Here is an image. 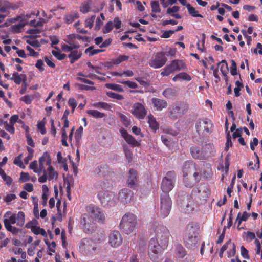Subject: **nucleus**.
<instances>
[{
    "label": "nucleus",
    "mask_w": 262,
    "mask_h": 262,
    "mask_svg": "<svg viewBox=\"0 0 262 262\" xmlns=\"http://www.w3.org/2000/svg\"><path fill=\"white\" fill-rule=\"evenodd\" d=\"M95 107L98 108H102L105 110H110L111 108V106L106 102H99L94 104Z\"/></svg>",
    "instance_id": "nucleus-42"
},
{
    "label": "nucleus",
    "mask_w": 262,
    "mask_h": 262,
    "mask_svg": "<svg viewBox=\"0 0 262 262\" xmlns=\"http://www.w3.org/2000/svg\"><path fill=\"white\" fill-rule=\"evenodd\" d=\"M160 213L163 218L167 217L170 212L172 201L169 194L161 195Z\"/></svg>",
    "instance_id": "nucleus-10"
},
{
    "label": "nucleus",
    "mask_w": 262,
    "mask_h": 262,
    "mask_svg": "<svg viewBox=\"0 0 262 262\" xmlns=\"http://www.w3.org/2000/svg\"><path fill=\"white\" fill-rule=\"evenodd\" d=\"M202 172V178H203L206 180H209L212 177L213 173L212 171V169L210 167H207Z\"/></svg>",
    "instance_id": "nucleus-36"
},
{
    "label": "nucleus",
    "mask_w": 262,
    "mask_h": 262,
    "mask_svg": "<svg viewBox=\"0 0 262 262\" xmlns=\"http://www.w3.org/2000/svg\"><path fill=\"white\" fill-rule=\"evenodd\" d=\"M151 101L154 106L158 111H161L164 108H166L168 106L167 102L163 99L154 97L151 99Z\"/></svg>",
    "instance_id": "nucleus-23"
},
{
    "label": "nucleus",
    "mask_w": 262,
    "mask_h": 262,
    "mask_svg": "<svg viewBox=\"0 0 262 262\" xmlns=\"http://www.w3.org/2000/svg\"><path fill=\"white\" fill-rule=\"evenodd\" d=\"M195 127L199 136L204 137L212 133L213 124L210 119L205 118L198 120Z\"/></svg>",
    "instance_id": "nucleus-7"
},
{
    "label": "nucleus",
    "mask_w": 262,
    "mask_h": 262,
    "mask_svg": "<svg viewBox=\"0 0 262 262\" xmlns=\"http://www.w3.org/2000/svg\"><path fill=\"white\" fill-rule=\"evenodd\" d=\"M96 170L98 173L103 176H105L108 174L111 170V169L107 165H101L97 168H96Z\"/></svg>",
    "instance_id": "nucleus-33"
},
{
    "label": "nucleus",
    "mask_w": 262,
    "mask_h": 262,
    "mask_svg": "<svg viewBox=\"0 0 262 262\" xmlns=\"http://www.w3.org/2000/svg\"><path fill=\"white\" fill-rule=\"evenodd\" d=\"M167 61L164 52L156 53L148 62L149 66L154 69H159L163 67Z\"/></svg>",
    "instance_id": "nucleus-12"
},
{
    "label": "nucleus",
    "mask_w": 262,
    "mask_h": 262,
    "mask_svg": "<svg viewBox=\"0 0 262 262\" xmlns=\"http://www.w3.org/2000/svg\"><path fill=\"white\" fill-rule=\"evenodd\" d=\"M137 174V171L135 169L129 170L127 184L131 188L135 189L137 187L138 182Z\"/></svg>",
    "instance_id": "nucleus-22"
},
{
    "label": "nucleus",
    "mask_w": 262,
    "mask_h": 262,
    "mask_svg": "<svg viewBox=\"0 0 262 262\" xmlns=\"http://www.w3.org/2000/svg\"><path fill=\"white\" fill-rule=\"evenodd\" d=\"M148 123L149 124V127L150 128L154 131L156 132L159 128V124L156 120L155 118L151 114H150L148 116Z\"/></svg>",
    "instance_id": "nucleus-28"
},
{
    "label": "nucleus",
    "mask_w": 262,
    "mask_h": 262,
    "mask_svg": "<svg viewBox=\"0 0 262 262\" xmlns=\"http://www.w3.org/2000/svg\"><path fill=\"white\" fill-rule=\"evenodd\" d=\"M189 109V104L185 102H178L173 103L168 108V116L173 120H176L185 114Z\"/></svg>",
    "instance_id": "nucleus-5"
},
{
    "label": "nucleus",
    "mask_w": 262,
    "mask_h": 262,
    "mask_svg": "<svg viewBox=\"0 0 262 262\" xmlns=\"http://www.w3.org/2000/svg\"><path fill=\"white\" fill-rule=\"evenodd\" d=\"M178 74L179 80L190 81L192 79L191 76L185 72L179 73Z\"/></svg>",
    "instance_id": "nucleus-44"
},
{
    "label": "nucleus",
    "mask_w": 262,
    "mask_h": 262,
    "mask_svg": "<svg viewBox=\"0 0 262 262\" xmlns=\"http://www.w3.org/2000/svg\"><path fill=\"white\" fill-rule=\"evenodd\" d=\"M27 50L29 52V55L32 57H37L39 55V53L35 52L30 46H26Z\"/></svg>",
    "instance_id": "nucleus-58"
},
{
    "label": "nucleus",
    "mask_w": 262,
    "mask_h": 262,
    "mask_svg": "<svg viewBox=\"0 0 262 262\" xmlns=\"http://www.w3.org/2000/svg\"><path fill=\"white\" fill-rule=\"evenodd\" d=\"M194 169L195 164L192 162L187 161L184 164L183 168L184 183L185 185L187 187H192L194 184V183L192 182H188L187 178L189 174L191 173Z\"/></svg>",
    "instance_id": "nucleus-13"
},
{
    "label": "nucleus",
    "mask_w": 262,
    "mask_h": 262,
    "mask_svg": "<svg viewBox=\"0 0 262 262\" xmlns=\"http://www.w3.org/2000/svg\"><path fill=\"white\" fill-rule=\"evenodd\" d=\"M46 118H43L41 121H39L37 124L38 130L40 132L42 135H44L46 133V130L45 128L46 124Z\"/></svg>",
    "instance_id": "nucleus-43"
},
{
    "label": "nucleus",
    "mask_w": 262,
    "mask_h": 262,
    "mask_svg": "<svg viewBox=\"0 0 262 262\" xmlns=\"http://www.w3.org/2000/svg\"><path fill=\"white\" fill-rule=\"evenodd\" d=\"M95 187L99 191L98 197L102 204L106 205L113 200L114 194L107 190L112 187L108 182H99L95 185Z\"/></svg>",
    "instance_id": "nucleus-4"
},
{
    "label": "nucleus",
    "mask_w": 262,
    "mask_h": 262,
    "mask_svg": "<svg viewBox=\"0 0 262 262\" xmlns=\"http://www.w3.org/2000/svg\"><path fill=\"white\" fill-rule=\"evenodd\" d=\"M136 224V216L133 213L128 212L122 216L119 227L123 232L130 234L134 232Z\"/></svg>",
    "instance_id": "nucleus-3"
},
{
    "label": "nucleus",
    "mask_w": 262,
    "mask_h": 262,
    "mask_svg": "<svg viewBox=\"0 0 262 262\" xmlns=\"http://www.w3.org/2000/svg\"><path fill=\"white\" fill-rule=\"evenodd\" d=\"M78 14L77 12L71 13L70 14H67L65 16L64 18V23L67 24H70L72 23L78 18Z\"/></svg>",
    "instance_id": "nucleus-29"
},
{
    "label": "nucleus",
    "mask_w": 262,
    "mask_h": 262,
    "mask_svg": "<svg viewBox=\"0 0 262 262\" xmlns=\"http://www.w3.org/2000/svg\"><path fill=\"white\" fill-rule=\"evenodd\" d=\"M5 129L9 132L10 134H13L15 132V128L13 124H9L7 121L4 122Z\"/></svg>",
    "instance_id": "nucleus-51"
},
{
    "label": "nucleus",
    "mask_w": 262,
    "mask_h": 262,
    "mask_svg": "<svg viewBox=\"0 0 262 262\" xmlns=\"http://www.w3.org/2000/svg\"><path fill=\"white\" fill-rule=\"evenodd\" d=\"M25 25L26 24L21 21L19 24L11 26L10 27L11 31L13 33H20Z\"/></svg>",
    "instance_id": "nucleus-35"
},
{
    "label": "nucleus",
    "mask_w": 262,
    "mask_h": 262,
    "mask_svg": "<svg viewBox=\"0 0 262 262\" xmlns=\"http://www.w3.org/2000/svg\"><path fill=\"white\" fill-rule=\"evenodd\" d=\"M151 229L155 233V238H152L149 242L148 255L151 260L155 261L160 248L167 249L171 235L167 227L157 223L152 225Z\"/></svg>",
    "instance_id": "nucleus-1"
},
{
    "label": "nucleus",
    "mask_w": 262,
    "mask_h": 262,
    "mask_svg": "<svg viewBox=\"0 0 262 262\" xmlns=\"http://www.w3.org/2000/svg\"><path fill=\"white\" fill-rule=\"evenodd\" d=\"M34 97L32 95H26L21 98V100L27 104H30Z\"/></svg>",
    "instance_id": "nucleus-52"
},
{
    "label": "nucleus",
    "mask_w": 262,
    "mask_h": 262,
    "mask_svg": "<svg viewBox=\"0 0 262 262\" xmlns=\"http://www.w3.org/2000/svg\"><path fill=\"white\" fill-rule=\"evenodd\" d=\"M108 244L113 248H118L122 243V238L118 231L113 230L108 235Z\"/></svg>",
    "instance_id": "nucleus-15"
},
{
    "label": "nucleus",
    "mask_w": 262,
    "mask_h": 262,
    "mask_svg": "<svg viewBox=\"0 0 262 262\" xmlns=\"http://www.w3.org/2000/svg\"><path fill=\"white\" fill-rule=\"evenodd\" d=\"M133 196V192L128 188L122 189L119 193L118 199L124 204L130 201Z\"/></svg>",
    "instance_id": "nucleus-20"
},
{
    "label": "nucleus",
    "mask_w": 262,
    "mask_h": 262,
    "mask_svg": "<svg viewBox=\"0 0 262 262\" xmlns=\"http://www.w3.org/2000/svg\"><path fill=\"white\" fill-rule=\"evenodd\" d=\"M210 190L208 186L206 184H201L198 187L192 190V193L200 200H205L210 195Z\"/></svg>",
    "instance_id": "nucleus-14"
},
{
    "label": "nucleus",
    "mask_w": 262,
    "mask_h": 262,
    "mask_svg": "<svg viewBox=\"0 0 262 262\" xmlns=\"http://www.w3.org/2000/svg\"><path fill=\"white\" fill-rule=\"evenodd\" d=\"M49 167L48 168L47 172L48 173L49 179H53L57 177V173L54 171V168L51 164L47 165Z\"/></svg>",
    "instance_id": "nucleus-40"
},
{
    "label": "nucleus",
    "mask_w": 262,
    "mask_h": 262,
    "mask_svg": "<svg viewBox=\"0 0 262 262\" xmlns=\"http://www.w3.org/2000/svg\"><path fill=\"white\" fill-rule=\"evenodd\" d=\"M3 222L5 227H6V224L8 222L9 225L14 224L16 223V214H12V212L10 211H7L4 216Z\"/></svg>",
    "instance_id": "nucleus-24"
},
{
    "label": "nucleus",
    "mask_w": 262,
    "mask_h": 262,
    "mask_svg": "<svg viewBox=\"0 0 262 262\" xmlns=\"http://www.w3.org/2000/svg\"><path fill=\"white\" fill-rule=\"evenodd\" d=\"M30 177L28 173L27 172H21L20 177L19 178V181L21 182H25L29 181Z\"/></svg>",
    "instance_id": "nucleus-57"
},
{
    "label": "nucleus",
    "mask_w": 262,
    "mask_h": 262,
    "mask_svg": "<svg viewBox=\"0 0 262 262\" xmlns=\"http://www.w3.org/2000/svg\"><path fill=\"white\" fill-rule=\"evenodd\" d=\"M90 10V7L89 6V4L88 3H84L82 4L81 6L80 7V11L83 14L87 13L89 12Z\"/></svg>",
    "instance_id": "nucleus-55"
},
{
    "label": "nucleus",
    "mask_w": 262,
    "mask_h": 262,
    "mask_svg": "<svg viewBox=\"0 0 262 262\" xmlns=\"http://www.w3.org/2000/svg\"><path fill=\"white\" fill-rule=\"evenodd\" d=\"M176 180V173L174 171H170L166 173L163 178L161 185L162 193L161 195L169 194L173 188Z\"/></svg>",
    "instance_id": "nucleus-6"
},
{
    "label": "nucleus",
    "mask_w": 262,
    "mask_h": 262,
    "mask_svg": "<svg viewBox=\"0 0 262 262\" xmlns=\"http://www.w3.org/2000/svg\"><path fill=\"white\" fill-rule=\"evenodd\" d=\"M82 223H83V228L85 232L88 233H92L94 229V221L92 219H90L88 215H83Z\"/></svg>",
    "instance_id": "nucleus-18"
},
{
    "label": "nucleus",
    "mask_w": 262,
    "mask_h": 262,
    "mask_svg": "<svg viewBox=\"0 0 262 262\" xmlns=\"http://www.w3.org/2000/svg\"><path fill=\"white\" fill-rule=\"evenodd\" d=\"M86 113L96 119H100L105 117V114L104 113L99 112L97 110H87Z\"/></svg>",
    "instance_id": "nucleus-30"
},
{
    "label": "nucleus",
    "mask_w": 262,
    "mask_h": 262,
    "mask_svg": "<svg viewBox=\"0 0 262 262\" xmlns=\"http://www.w3.org/2000/svg\"><path fill=\"white\" fill-rule=\"evenodd\" d=\"M88 213L85 214L90 216V219L93 220V221H98L103 223L105 221V217L101 209L95 206H90L87 208Z\"/></svg>",
    "instance_id": "nucleus-11"
},
{
    "label": "nucleus",
    "mask_w": 262,
    "mask_h": 262,
    "mask_svg": "<svg viewBox=\"0 0 262 262\" xmlns=\"http://www.w3.org/2000/svg\"><path fill=\"white\" fill-rule=\"evenodd\" d=\"M25 222V214L23 211H19L16 214V225L21 227Z\"/></svg>",
    "instance_id": "nucleus-32"
},
{
    "label": "nucleus",
    "mask_w": 262,
    "mask_h": 262,
    "mask_svg": "<svg viewBox=\"0 0 262 262\" xmlns=\"http://www.w3.org/2000/svg\"><path fill=\"white\" fill-rule=\"evenodd\" d=\"M123 151L125 155L126 159L128 160L129 162L132 160L133 154L130 149L129 148L128 146L125 144L123 146Z\"/></svg>",
    "instance_id": "nucleus-38"
},
{
    "label": "nucleus",
    "mask_w": 262,
    "mask_h": 262,
    "mask_svg": "<svg viewBox=\"0 0 262 262\" xmlns=\"http://www.w3.org/2000/svg\"><path fill=\"white\" fill-rule=\"evenodd\" d=\"M78 89L80 90L88 91V90H95L96 89V88L94 86H89V85H86L85 84H78Z\"/></svg>",
    "instance_id": "nucleus-60"
},
{
    "label": "nucleus",
    "mask_w": 262,
    "mask_h": 262,
    "mask_svg": "<svg viewBox=\"0 0 262 262\" xmlns=\"http://www.w3.org/2000/svg\"><path fill=\"white\" fill-rule=\"evenodd\" d=\"M177 94V89L174 88H167L162 93L163 96L167 99H171L176 97Z\"/></svg>",
    "instance_id": "nucleus-25"
},
{
    "label": "nucleus",
    "mask_w": 262,
    "mask_h": 262,
    "mask_svg": "<svg viewBox=\"0 0 262 262\" xmlns=\"http://www.w3.org/2000/svg\"><path fill=\"white\" fill-rule=\"evenodd\" d=\"M190 150L191 156L195 159L204 160L209 157V155H207L199 147L195 145L191 147Z\"/></svg>",
    "instance_id": "nucleus-21"
},
{
    "label": "nucleus",
    "mask_w": 262,
    "mask_h": 262,
    "mask_svg": "<svg viewBox=\"0 0 262 262\" xmlns=\"http://www.w3.org/2000/svg\"><path fill=\"white\" fill-rule=\"evenodd\" d=\"M200 226L198 223L190 222L183 233V244L188 249H193L199 240Z\"/></svg>",
    "instance_id": "nucleus-2"
},
{
    "label": "nucleus",
    "mask_w": 262,
    "mask_h": 262,
    "mask_svg": "<svg viewBox=\"0 0 262 262\" xmlns=\"http://www.w3.org/2000/svg\"><path fill=\"white\" fill-rule=\"evenodd\" d=\"M37 166V161L36 160H34L32 162L30 165L29 167L31 169L33 170V172L38 174V168Z\"/></svg>",
    "instance_id": "nucleus-61"
},
{
    "label": "nucleus",
    "mask_w": 262,
    "mask_h": 262,
    "mask_svg": "<svg viewBox=\"0 0 262 262\" xmlns=\"http://www.w3.org/2000/svg\"><path fill=\"white\" fill-rule=\"evenodd\" d=\"M132 114L140 119H143L146 115L147 111L140 103H136L133 105Z\"/></svg>",
    "instance_id": "nucleus-16"
},
{
    "label": "nucleus",
    "mask_w": 262,
    "mask_h": 262,
    "mask_svg": "<svg viewBox=\"0 0 262 262\" xmlns=\"http://www.w3.org/2000/svg\"><path fill=\"white\" fill-rule=\"evenodd\" d=\"M16 198V195L14 193L8 194L5 198L4 201L7 203H9L12 200H15Z\"/></svg>",
    "instance_id": "nucleus-62"
},
{
    "label": "nucleus",
    "mask_w": 262,
    "mask_h": 262,
    "mask_svg": "<svg viewBox=\"0 0 262 262\" xmlns=\"http://www.w3.org/2000/svg\"><path fill=\"white\" fill-rule=\"evenodd\" d=\"M241 252L242 256L246 259H249L248 255V251L245 248L244 246H242L241 247Z\"/></svg>",
    "instance_id": "nucleus-63"
},
{
    "label": "nucleus",
    "mask_w": 262,
    "mask_h": 262,
    "mask_svg": "<svg viewBox=\"0 0 262 262\" xmlns=\"http://www.w3.org/2000/svg\"><path fill=\"white\" fill-rule=\"evenodd\" d=\"M119 117L122 124L126 127H128L130 124V121L129 118L125 115L120 113L119 114Z\"/></svg>",
    "instance_id": "nucleus-45"
},
{
    "label": "nucleus",
    "mask_w": 262,
    "mask_h": 262,
    "mask_svg": "<svg viewBox=\"0 0 262 262\" xmlns=\"http://www.w3.org/2000/svg\"><path fill=\"white\" fill-rule=\"evenodd\" d=\"M194 170L195 171L193 174V177L194 178L195 183H199L202 178V170L200 169H196L195 167Z\"/></svg>",
    "instance_id": "nucleus-39"
},
{
    "label": "nucleus",
    "mask_w": 262,
    "mask_h": 262,
    "mask_svg": "<svg viewBox=\"0 0 262 262\" xmlns=\"http://www.w3.org/2000/svg\"><path fill=\"white\" fill-rule=\"evenodd\" d=\"M68 104L69 106L72 108V111L73 113L77 105L76 100L73 98H70L69 99Z\"/></svg>",
    "instance_id": "nucleus-54"
},
{
    "label": "nucleus",
    "mask_w": 262,
    "mask_h": 262,
    "mask_svg": "<svg viewBox=\"0 0 262 262\" xmlns=\"http://www.w3.org/2000/svg\"><path fill=\"white\" fill-rule=\"evenodd\" d=\"M152 12L155 13H159L161 12V9L159 2L158 1H153L151 3Z\"/></svg>",
    "instance_id": "nucleus-50"
},
{
    "label": "nucleus",
    "mask_w": 262,
    "mask_h": 262,
    "mask_svg": "<svg viewBox=\"0 0 262 262\" xmlns=\"http://www.w3.org/2000/svg\"><path fill=\"white\" fill-rule=\"evenodd\" d=\"M95 19V16L93 15L90 18H87L85 21V27L91 28L93 26V23Z\"/></svg>",
    "instance_id": "nucleus-53"
},
{
    "label": "nucleus",
    "mask_w": 262,
    "mask_h": 262,
    "mask_svg": "<svg viewBox=\"0 0 262 262\" xmlns=\"http://www.w3.org/2000/svg\"><path fill=\"white\" fill-rule=\"evenodd\" d=\"M5 227L8 231L11 232L13 234H17L19 231V229L15 227L12 226L11 225H9V224H8V222H7L6 224V227Z\"/></svg>",
    "instance_id": "nucleus-46"
},
{
    "label": "nucleus",
    "mask_w": 262,
    "mask_h": 262,
    "mask_svg": "<svg viewBox=\"0 0 262 262\" xmlns=\"http://www.w3.org/2000/svg\"><path fill=\"white\" fill-rule=\"evenodd\" d=\"M220 65V71L222 72V74L224 76H226V71L228 69V65L227 62L225 60H223L221 62L217 63V66L219 67Z\"/></svg>",
    "instance_id": "nucleus-37"
},
{
    "label": "nucleus",
    "mask_w": 262,
    "mask_h": 262,
    "mask_svg": "<svg viewBox=\"0 0 262 262\" xmlns=\"http://www.w3.org/2000/svg\"><path fill=\"white\" fill-rule=\"evenodd\" d=\"M113 23L112 21H110L106 23L104 28V33H108L111 32L114 28Z\"/></svg>",
    "instance_id": "nucleus-59"
},
{
    "label": "nucleus",
    "mask_w": 262,
    "mask_h": 262,
    "mask_svg": "<svg viewBox=\"0 0 262 262\" xmlns=\"http://www.w3.org/2000/svg\"><path fill=\"white\" fill-rule=\"evenodd\" d=\"M52 53L55 57L60 61L64 60L67 57L66 54L61 53L60 52L55 50H52Z\"/></svg>",
    "instance_id": "nucleus-47"
},
{
    "label": "nucleus",
    "mask_w": 262,
    "mask_h": 262,
    "mask_svg": "<svg viewBox=\"0 0 262 262\" xmlns=\"http://www.w3.org/2000/svg\"><path fill=\"white\" fill-rule=\"evenodd\" d=\"M173 253L174 256L177 259L183 258L187 254L185 248L181 244L179 243L174 244L173 246Z\"/></svg>",
    "instance_id": "nucleus-17"
},
{
    "label": "nucleus",
    "mask_w": 262,
    "mask_h": 262,
    "mask_svg": "<svg viewBox=\"0 0 262 262\" xmlns=\"http://www.w3.org/2000/svg\"><path fill=\"white\" fill-rule=\"evenodd\" d=\"M120 132L126 142L132 147H139L140 146V142L137 141L132 135L128 134L127 130L124 128H121Z\"/></svg>",
    "instance_id": "nucleus-19"
},
{
    "label": "nucleus",
    "mask_w": 262,
    "mask_h": 262,
    "mask_svg": "<svg viewBox=\"0 0 262 262\" xmlns=\"http://www.w3.org/2000/svg\"><path fill=\"white\" fill-rule=\"evenodd\" d=\"M2 179L4 180V181L5 182V184L7 186H10L11 185L13 181V180L11 178V177L6 174L3 177Z\"/></svg>",
    "instance_id": "nucleus-64"
},
{
    "label": "nucleus",
    "mask_w": 262,
    "mask_h": 262,
    "mask_svg": "<svg viewBox=\"0 0 262 262\" xmlns=\"http://www.w3.org/2000/svg\"><path fill=\"white\" fill-rule=\"evenodd\" d=\"M187 66L182 60L174 59L172 60L169 65L165 67L161 71V75L162 76H168L170 74L178 71L185 70Z\"/></svg>",
    "instance_id": "nucleus-8"
},
{
    "label": "nucleus",
    "mask_w": 262,
    "mask_h": 262,
    "mask_svg": "<svg viewBox=\"0 0 262 262\" xmlns=\"http://www.w3.org/2000/svg\"><path fill=\"white\" fill-rule=\"evenodd\" d=\"M79 249L81 252L85 255L93 254L97 248L95 242L89 238H83L79 243Z\"/></svg>",
    "instance_id": "nucleus-9"
},
{
    "label": "nucleus",
    "mask_w": 262,
    "mask_h": 262,
    "mask_svg": "<svg viewBox=\"0 0 262 262\" xmlns=\"http://www.w3.org/2000/svg\"><path fill=\"white\" fill-rule=\"evenodd\" d=\"M106 95L110 98L116 99L117 100H121L124 99V97L122 95L113 92H107Z\"/></svg>",
    "instance_id": "nucleus-49"
},
{
    "label": "nucleus",
    "mask_w": 262,
    "mask_h": 262,
    "mask_svg": "<svg viewBox=\"0 0 262 262\" xmlns=\"http://www.w3.org/2000/svg\"><path fill=\"white\" fill-rule=\"evenodd\" d=\"M45 162H46L47 165L52 164V160L51 157L47 151L44 152L42 156L40 157L38 160L39 163L42 162L44 163Z\"/></svg>",
    "instance_id": "nucleus-34"
},
{
    "label": "nucleus",
    "mask_w": 262,
    "mask_h": 262,
    "mask_svg": "<svg viewBox=\"0 0 262 262\" xmlns=\"http://www.w3.org/2000/svg\"><path fill=\"white\" fill-rule=\"evenodd\" d=\"M106 86L109 89L116 91L119 92H122L123 91V89L119 84L107 83L106 84Z\"/></svg>",
    "instance_id": "nucleus-41"
},
{
    "label": "nucleus",
    "mask_w": 262,
    "mask_h": 262,
    "mask_svg": "<svg viewBox=\"0 0 262 262\" xmlns=\"http://www.w3.org/2000/svg\"><path fill=\"white\" fill-rule=\"evenodd\" d=\"M82 53L81 52H79L77 50H72L68 55V57L70 59V63L73 64L80 59Z\"/></svg>",
    "instance_id": "nucleus-26"
},
{
    "label": "nucleus",
    "mask_w": 262,
    "mask_h": 262,
    "mask_svg": "<svg viewBox=\"0 0 262 262\" xmlns=\"http://www.w3.org/2000/svg\"><path fill=\"white\" fill-rule=\"evenodd\" d=\"M231 74L233 76L237 75V67L236 63L234 60H231Z\"/></svg>",
    "instance_id": "nucleus-56"
},
{
    "label": "nucleus",
    "mask_w": 262,
    "mask_h": 262,
    "mask_svg": "<svg viewBox=\"0 0 262 262\" xmlns=\"http://www.w3.org/2000/svg\"><path fill=\"white\" fill-rule=\"evenodd\" d=\"M22 154L17 156L14 160L13 163L15 165L19 166L20 168H24L25 167L21 160Z\"/></svg>",
    "instance_id": "nucleus-48"
},
{
    "label": "nucleus",
    "mask_w": 262,
    "mask_h": 262,
    "mask_svg": "<svg viewBox=\"0 0 262 262\" xmlns=\"http://www.w3.org/2000/svg\"><path fill=\"white\" fill-rule=\"evenodd\" d=\"M186 8L189 14L193 17H200L203 18L202 15L199 14V12L195 10V8L191 6L190 4H188L186 5Z\"/></svg>",
    "instance_id": "nucleus-31"
},
{
    "label": "nucleus",
    "mask_w": 262,
    "mask_h": 262,
    "mask_svg": "<svg viewBox=\"0 0 262 262\" xmlns=\"http://www.w3.org/2000/svg\"><path fill=\"white\" fill-rule=\"evenodd\" d=\"M26 75L25 74H19L18 72H15L12 74V76L10 78V79L13 81L16 84H20L23 79L25 80Z\"/></svg>",
    "instance_id": "nucleus-27"
}]
</instances>
